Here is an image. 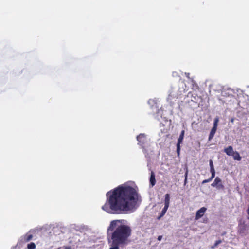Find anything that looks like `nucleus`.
<instances>
[{"mask_svg": "<svg viewBox=\"0 0 249 249\" xmlns=\"http://www.w3.org/2000/svg\"><path fill=\"white\" fill-rule=\"evenodd\" d=\"M102 209L110 214H122L133 210L138 200L137 190L130 186L120 185L108 191Z\"/></svg>", "mask_w": 249, "mask_h": 249, "instance_id": "obj_1", "label": "nucleus"}, {"mask_svg": "<svg viewBox=\"0 0 249 249\" xmlns=\"http://www.w3.org/2000/svg\"><path fill=\"white\" fill-rule=\"evenodd\" d=\"M107 233L109 249H119L127 244L132 229L128 225L123 224L122 220H114L110 222Z\"/></svg>", "mask_w": 249, "mask_h": 249, "instance_id": "obj_2", "label": "nucleus"}, {"mask_svg": "<svg viewBox=\"0 0 249 249\" xmlns=\"http://www.w3.org/2000/svg\"><path fill=\"white\" fill-rule=\"evenodd\" d=\"M170 200V195L169 194H165L164 196V207L163 208L162 210L160 213V215L158 219H160V217L163 216L166 213L169 206Z\"/></svg>", "mask_w": 249, "mask_h": 249, "instance_id": "obj_3", "label": "nucleus"}, {"mask_svg": "<svg viewBox=\"0 0 249 249\" xmlns=\"http://www.w3.org/2000/svg\"><path fill=\"white\" fill-rule=\"evenodd\" d=\"M218 122H219L218 117H216L214 120L213 126V127L210 131V133L209 134V138H208V140L209 141H210L213 138V137L216 133Z\"/></svg>", "mask_w": 249, "mask_h": 249, "instance_id": "obj_4", "label": "nucleus"}, {"mask_svg": "<svg viewBox=\"0 0 249 249\" xmlns=\"http://www.w3.org/2000/svg\"><path fill=\"white\" fill-rule=\"evenodd\" d=\"M185 134V131L184 130H182L180 134L178 140V142L177 144V152L178 154V156L180 153V144L182 142L184 136Z\"/></svg>", "mask_w": 249, "mask_h": 249, "instance_id": "obj_5", "label": "nucleus"}, {"mask_svg": "<svg viewBox=\"0 0 249 249\" xmlns=\"http://www.w3.org/2000/svg\"><path fill=\"white\" fill-rule=\"evenodd\" d=\"M212 187H216L218 189H223L224 188V185L222 183L221 179L217 177L213 183L211 184Z\"/></svg>", "mask_w": 249, "mask_h": 249, "instance_id": "obj_6", "label": "nucleus"}, {"mask_svg": "<svg viewBox=\"0 0 249 249\" xmlns=\"http://www.w3.org/2000/svg\"><path fill=\"white\" fill-rule=\"evenodd\" d=\"M137 140L138 141V144L143 148L146 142V135L144 134H140L137 137Z\"/></svg>", "mask_w": 249, "mask_h": 249, "instance_id": "obj_7", "label": "nucleus"}, {"mask_svg": "<svg viewBox=\"0 0 249 249\" xmlns=\"http://www.w3.org/2000/svg\"><path fill=\"white\" fill-rule=\"evenodd\" d=\"M206 210L207 208L204 207H202L199 210H198L196 213L195 218V220H198L201 217H202L204 215V213Z\"/></svg>", "mask_w": 249, "mask_h": 249, "instance_id": "obj_8", "label": "nucleus"}, {"mask_svg": "<svg viewBox=\"0 0 249 249\" xmlns=\"http://www.w3.org/2000/svg\"><path fill=\"white\" fill-rule=\"evenodd\" d=\"M33 238L32 234H26L21 237V242L22 243H26L30 241Z\"/></svg>", "mask_w": 249, "mask_h": 249, "instance_id": "obj_9", "label": "nucleus"}, {"mask_svg": "<svg viewBox=\"0 0 249 249\" xmlns=\"http://www.w3.org/2000/svg\"><path fill=\"white\" fill-rule=\"evenodd\" d=\"M150 181V184L151 187L154 186L156 182V179H155V175L154 173V172L152 171L151 172L150 177L149 179Z\"/></svg>", "mask_w": 249, "mask_h": 249, "instance_id": "obj_10", "label": "nucleus"}, {"mask_svg": "<svg viewBox=\"0 0 249 249\" xmlns=\"http://www.w3.org/2000/svg\"><path fill=\"white\" fill-rule=\"evenodd\" d=\"M224 152L228 156H231L234 152L233 147L231 146H229L224 150Z\"/></svg>", "mask_w": 249, "mask_h": 249, "instance_id": "obj_11", "label": "nucleus"}, {"mask_svg": "<svg viewBox=\"0 0 249 249\" xmlns=\"http://www.w3.org/2000/svg\"><path fill=\"white\" fill-rule=\"evenodd\" d=\"M235 160L240 161L241 157L240 156L239 153L237 151H234L231 155Z\"/></svg>", "mask_w": 249, "mask_h": 249, "instance_id": "obj_12", "label": "nucleus"}, {"mask_svg": "<svg viewBox=\"0 0 249 249\" xmlns=\"http://www.w3.org/2000/svg\"><path fill=\"white\" fill-rule=\"evenodd\" d=\"M36 247V244L34 242H31L27 245L28 249H35Z\"/></svg>", "mask_w": 249, "mask_h": 249, "instance_id": "obj_13", "label": "nucleus"}, {"mask_svg": "<svg viewBox=\"0 0 249 249\" xmlns=\"http://www.w3.org/2000/svg\"><path fill=\"white\" fill-rule=\"evenodd\" d=\"M222 242L221 240H218L215 241L214 245L211 247L212 249H214L219 244H220Z\"/></svg>", "mask_w": 249, "mask_h": 249, "instance_id": "obj_14", "label": "nucleus"}, {"mask_svg": "<svg viewBox=\"0 0 249 249\" xmlns=\"http://www.w3.org/2000/svg\"><path fill=\"white\" fill-rule=\"evenodd\" d=\"M245 230V226L243 225H241L240 226L239 229V232L240 233H243L244 231Z\"/></svg>", "mask_w": 249, "mask_h": 249, "instance_id": "obj_15", "label": "nucleus"}, {"mask_svg": "<svg viewBox=\"0 0 249 249\" xmlns=\"http://www.w3.org/2000/svg\"><path fill=\"white\" fill-rule=\"evenodd\" d=\"M209 165L210 167V170H215L213 166V162L212 159H210L209 160Z\"/></svg>", "mask_w": 249, "mask_h": 249, "instance_id": "obj_16", "label": "nucleus"}, {"mask_svg": "<svg viewBox=\"0 0 249 249\" xmlns=\"http://www.w3.org/2000/svg\"><path fill=\"white\" fill-rule=\"evenodd\" d=\"M211 173V177L209 178L211 180L214 178L215 175V170H210Z\"/></svg>", "mask_w": 249, "mask_h": 249, "instance_id": "obj_17", "label": "nucleus"}, {"mask_svg": "<svg viewBox=\"0 0 249 249\" xmlns=\"http://www.w3.org/2000/svg\"><path fill=\"white\" fill-rule=\"evenodd\" d=\"M212 180L209 178L208 179H205L202 182V184H205V183H206L207 182H209L210 181H211Z\"/></svg>", "mask_w": 249, "mask_h": 249, "instance_id": "obj_18", "label": "nucleus"}, {"mask_svg": "<svg viewBox=\"0 0 249 249\" xmlns=\"http://www.w3.org/2000/svg\"><path fill=\"white\" fill-rule=\"evenodd\" d=\"M162 238V236H161V235H159V236L158 237V240L159 241H160V240H161Z\"/></svg>", "mask_w": 249, "mask_h": 249, "instance_id": "obj_19", "label": "nucleus"}, {"mask_svg": "<svg viewBox=\"0 0 249 249\" xmlns=\"http://www.w3.org/2000/svg\"><path fill=\"white\" fill-rule=\"evenodd\" d=\"M64 249H71V247L69 246L65 247Z\"/></svg>", "mask_w": 249, "mask_h": 249, "instance_id": "obj_20", "label": "nucleus"}, {"mask_svg": "<svg viewBox=\"0 0 249 249\" xmlns=\"http://www.w3.org/2000/svg\"><path fill=\"white\" fill-rule=\"evenodd\" d=\"M187 172L185 174V180L186 181V179H187Z\"/></svg>", "mask_w": 249, "mask_h": 249, "instance_id": "obj_21", "label": "nucleus"}, {"mask_svg": "<svg viewBox=\"0 0 249 249\" xmlns=\"http://www.w3.org/2000/svg\"><path fill=\"white\" fill-rule=\"evenodd\" d=\"M234 118H231V123H233L234 122Z\"/></svg>", "mask_w": 249, "mask_h": 249, "instance_id": "obj_22", "label": "nucleus"}]
</instances>
